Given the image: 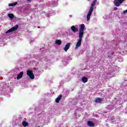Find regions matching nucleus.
<instances>
[{
	"instance_id": "nucleus-2",
	"label": "nucleus",
	"mask_w": 127,
	"mask_h": 127,
	"mask_svg": "<svg viewBox=\"0 0 127 127\" xmlns=\"http://www.w3.org/2000/svg\"><path fill=\"white\" fill-rule=\"evenodd\" d=\"M96 2H97V0H94L93 2L91 3V6L88 11V13L86 16L87 21H89V19H90V18L91 17V15L92 14V13L93 12V10H94V6H95Z\"/></svg>"
},
{
	"instance_id": "nucleus-12",
	"label": "nucleus",
	"mask_w": 127,
	"mask_h": 127,
	"mask_svg": "<svg viewBox=\"0 0 127 127\" xmlns=\"http://www.w3.org/2000/svg\"><path fill=\"white\" fill-rule=\"evenodd\" d=\"M81 81L83 82V83H87V82H88V78L85 76H83L82 77Z\"/></svg>"
},
{
	"instance_id": "nucleus-9",
	"label": "nucleus",
	"mask_w": 127,
	"mask_h": 127,
	"mask_svg": "<svg viewBox=\"0 0 127 127\" xmlns=\"http://www.w3.org/2000/svg\"><path fill=\"white\" fill-rule=\"evenodd\" d=\"M62 98V94H60L58 98L56 99V103H59Z\"/></svg>"
},
{
	"instance_id": "nucleus-3",
	"label": "nucleus",
	"mask_w": 127,
	"mask_h": 127,
	"mask_svg": "<svg viewBox=\"0 0 127 127\" xmlns=\"http://www.w3.org/2000/svg\"><path fill=\"white\" fill-rule=\"evenodd\" d=\"M126 0H114V4L115 6H117V7L120 6L124 1H125Z\"/></svg>"
},
{
	"instance_id": "nucleus-16",
	"label": "nucleus",
	"mask_w": 127,
	"mask_h": 127,
	"mask_svg": "<svg viewBox=\"0 0 127 127\" xmlns=\"http://www.w3.org/2000/svg\"><path fill=\"white\" fill-rule=\"evenodd\" d=\"M8 17H9V18H11V19H12V18H13V17H14V15L12 13L8 14Z\"/></svg>"
},
{
	"instance_id": "nucleus-7",
	"label": "nucleus",
	"mask_w": 127,
	"mask_h": 127,
	"mask_svg": "<svg viewBox=\"0 0 127 127\" xmlns=\"http://www.w3.org/2000/svg\"><path fill=\"white\" fill-rule=\"evenodd\" d=\"M71 30L73 32H78V31H79V29H78V28H76L74 25L71 27Z\"/></svg>"
},
{
	"instance_id": "nucleus-19",
	"label": "nucleus",
	"mask_w": 127,
	"mask_h": 127,
	"mask_svg": "<svg viewBox=\"0 0 127 127\" xmlns=\"http://www.w3.org/2000/svg\"><path fill=\"white\" fill-rule=\"evenodd\" d=\"M117 9H118V7H114V10H117Z\"/></svg>"
},
{
	"instance_id": "nucleus-8",
	"label": "nucleus",
	"mask_w": 127,
	"mask_h": 127,
	"mask_svg": "<svg viewBox=\"0 0 127 127\" xmlns=\"http://www.w3.org/2000/svg\"><path fill=\"white\" fill-rule=\"evenodd\" d=\"M22 76H23V72H20L17 76V80L21 79V78H22Z\"/></svg>"
},
{
	"instance_id": "nucleus-5",
	"label": "nucleus",
	"mask_w": 127,
	"mask_h": 127,
	"mask_svg": "<svg viewBox=\"0 0 127 127\" xmlns=\"http://www.w3.org/2000/svg\"><path fill=\"white\" fill-rule=\"evenodd\" d=\"M18 28V25H16L15 26L12 27L11 29H9L6 32V33H9V32H12V31H15Z\"/></svg>"
},
{
	"instance_id": "nucleus-18",
	"label": "nucleus",
	"mask_w": 127,
	"mask_h": 127,
	"mask_svg": "<svg viewBox=\"0 0 127 127\" xmlns=\"http://www.w3.org/2000/svg\"><path fill=\"white\" fill-rule=\"evenodd\" d=\"M115 117H112V118H111V121H114V120H115Z\"/></svg>"
},
{
	"instance_id": "nucleus-10",
	"label": "nucleus",
	"mask_w": 127,
	"mask_h": 127,
	"mask_svg": "<svg viewBox=\"0 0 127 127\" xmlns=\"http://www.w3.org/2000/svg\"><path fill=\"white\" fill-rule=\"evenodd\" d=\"M95 103H97V104H99V103H102V99L100 98H96L94 100Z\"/></svg>"
},
{
	"instance_id": "nucleus-13",
	"label": "nucleus",
	"mask_w": 127,
	"mask_h": 127,
	"mask_svg": "<svg viewBox=\"0 0 127 127\" xmlns=\"http://www.w3.org/2000/svg\"><path fill=\"white\" fill-rule=\"evenodd\" d=\"M22 125L23 127H26L28 126V123L26 122V121H23L22 123Z\"/></svg>"
},
{
	"instance_id": "nucleus-1",
	"label": "nucleus",
	"mask_w": 127,
	"mask_h": 127,
	"mask_svg": "<svg viewBox=\"0 0 127 127\" xmlns=\"http://www.w3.org/2000/svg\"><path fill=\"white\" fill-rule=\"evenodd\" d=\"M84 30H85V24H82L80 25L78 34L79 39L76 43L75 49H77V48L81 46V44L82 43V38H83V36H84Z\"/></svg>"
},
{
	"instance_id": "nucleus-15",
	"label": "nucleus",
	"mask_w": 127,
	"mask_h": 127,
	"mask_svg": "<svg viewBox=\"0 0 127 127\" xmlns=\"http://www.w3.org/2000/svg\"><path fill=\"white\" fill-rule=\"evenodd\" d=\"M17 4V2H15L13 3H9L8 6H14V5H16Z\"/></svg>"
},
{
	"instance_id": "nucleus-20",
	"label": "nucleus",
	"mask_w": 127,
	"mask_h": 127,
	"mask_svg": "<svg viewBox=\"0 0 127 127\" xmlns=\"http://www.w3.org/2000/svg\"><path fill=\"white\" fill-rule=\"evenodd\" d=\"M27 1H30L31 0H27Z\"/></svg>"
},
{
	"instance_id": "nucleus-14",
	"label": "nucleus",
	"mask_w": 127,
	"mask_h": 127,
	"mask_svg": "<svg viewBox=\"0 0 127 127\" xmlns=\"http://www.w3.org/2000/svg\"><path fill=\"white\" fill-rule=\"evenodd\" d=\"M55 43L58 45H61L62 42L60 40H56Z\"/></svg>"
},
{
	"instance_id": "nucleus-17",
	"label": "nucleus",
	"mask_w": 127,
	"mask_h": 127,
	"mask_svg": "<svg viewBox=\"0 0 127 127\" xmlns=\"http://www.w3.org/2000/svg\"><path fill=\"white\" fill-rule=\"evenodd\" d=\"M123 14H126L127 13V9H126L125 11H124L123 12Z\"/></svg>"
},
{
	"instance_id": "nucleus-11",
	"label": "nucleus",
	"mask_w": 127,
	"mask_h": 127,
	"mask_svg": "<svg viewBox=\"0 0 127 127\" xmlns=\"http://www.w3.org/2000/svg\"><path fill=\"white\" fill-rule=\"evenodd\" d=\"M87 125L89 126V127H95V124L94 123L92 122L91 121H88L87 122Z\"/></svg>"
},
{
	"instance_id": "nucleus-6",
	"label": "nucleus",
	"mask_w": 127,
	"mask_h": 127,
	"mask_svg": "<svg viewBox=\"0 0 127 127\" xmlns=\"http://www.w3.org/2000/svg\"><path fill=\"white\" fill-rule=\"evenodd\" d=\"M71 43H67L64 47V50L65 52H67V51L70 48V45Z\"/></svg>"
},
{
	"instance_id": "nucleus-4",
	"label": "nucleus",
	"mask_w": 127,
	"mask_h": 127,
	"mask_svg": "<svg viewBox=\"0 0 127 127\" xmlns=\"http://www.w3.org/2000/svg\"><path fill=\"white\" fill-rule=\"evenodd\" d=\"M27 75L29 77L30 79H34V74H33V71H32V70H27Z\"/></svg>"
}]
</instances>
